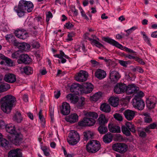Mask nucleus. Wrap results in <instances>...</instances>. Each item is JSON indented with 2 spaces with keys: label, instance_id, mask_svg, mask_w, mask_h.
Segmentation results:
<instances>
[{
  "label": "nucleus",
  "instance_id": "f257e3e1",
  "mask_svg": "<svg viewBox=\"0 0 157 157\" xmlns=\"http://www.w3.org/2000/svg\"><path fill=\"white\" fill-rule=\"evenodd\" d=\"M16 101L15 98L11 95H7L2 97L1 100V109L5 113H10Z\"/></svg>",
  "mask_w": 157,
  "mask_h": 157
},
{
  "label": "nucleus",
  "instance_id": "f03ea898",
  "mask_svg": "<svg viewBox=\"0 0 157 157\" xmlns=\"http://www.w3.org/2000/svg\"><path fill=\"white\" fill-rule=\"evenodd\" d=\"M83 114L86 117L84 118L82 121L78 122V125L81 126L93 125L96 122L94 119L97 118L98 116V114L96 113L88 112L85 111H83Z\"/></svg>",
  "mask_w": 157,
  "mask_h": 157
},
{
  "label": "nucleus",
  "instance_id": "7ed1b4c3",
  "mask_svg": "<svg viewBox=\"0 0 157 157\" xmlns=\"http://www.w3.org/2000/svg\"><path fill=\"white\" fill-rule=\"evenodd\" d=\"M101 145L98 141L96 140L90 141L86 144V150L89 153H94L98 151L100 148Z\"/></svg>",
  "mask_w": 157,
  "mask_h": 157
},
{
  "label": "nucleus",
  "instance_id": "20e7f679",
  "mask_svg": "<svg viewBox=\"0 0 157 157\" xmlns=\"http://www.w3.org/2000/svg\"><path fill=\"white\" fill-rule=\"evenodd\" d=\"M80 140V136L76 131H71L69 133L67 140L68 143L71 145L77 144Z\"/></svg>",
  "mask_w": 157,
  "mask_h": 157
},
{
  "label": "nucleus",
  "instance_id": "39448f33",
  "mask_svg": "<svg viewBox=\"0 0 157 157\" xmlns=\"http://www.w3.org/2000/svg\"><path fill=\"white\" fill-rule=\"evenodd\" d=\"M25 2H26L25 0H21L19 1L18 6L14 7L15 11L20 17H23L25 15V11L26 10Z\"/></svg>",
  "mask_w": 157,
  "mask_h": 157
},
{
  "label": "nucleus",
  "instance_id": "423d86ee",
  "mask_svg": "<svg viewBox=\"0 0 157 157\" xmlns=\"http://www.w3.org/2000/svg\"><path fill=\"white\" fill-rule=\"evenodd\" d=\"M14 136H8V139L13 144L16 145H19L22 141V136L20 132L15 133Z\"/></svg>",
  "mask_w": 157,
  "mask_h": 157
},
{
  "label": "nucleus",
  "instance_id": "0eeeda50",
  "mask_svg": "<svg viewBox=\"0 0 157 157\" xmlns=\"http://www.w3.org/2000/svg\"><path fill=\"white\" fill-rule=\"evenodd\" d=\"M128 147L127 145L123 143H116L113 145V150L121 154L125 153L127 151Z\"/></svg>",
  "mask_w": 157,
  "mask_h": 157
},
{
  "label": "nucleus",
  "instance_id": "6e6552de",
  "mask_svg": "<svg viewBox=\"0 0 157 157\" xmlns=\"http://www.w3.org/2000/svg\"><path fill=\"white\" fill-rule=\"evenodd\" d=\"M103 40L104 41L112 45L113 46H115L116 47L121 50H123L124 49L125 51L129 52L130 50V49L129 48L126 47H123L122 45L120 44L117 41L109 37H104L103 38Z\"/></svg>",
  "mask_w": 157,
  "mask_h": 157
},
{
  "label": "nucleus",
  "instance_id": "1a4fd4ad",
  "mask_svg": "<svg viewBox=\"0 0 157 157\" xmlns=\"http://www.w3.org/2000/svg\"><path fill=\"white\" fill-rule=\"evenodd\" d=\"M103 40L104 41L112 45L113 46H115L116 47L121 50H123L124 49L125 51L129 52L130 50V49L129 48L126 47H123L122 45L120 44L117 41L109 37H104L103 38Z\"/></svg>",
  "mask_w": 157,
  "mask_h": 157
},
{
  "label": "nucleus",
  "instance_id": "9d476101",
  "mask_svg": "<svg viewBox=\"0 0 157 157\" xmlns=\"http://www.w3.org/2000/svg\"><path fill=\"white\" fill-rule=\"evenodd\" d=\"M103 40L104 41L112 45L113 46H115L116 47L121 50H123L124 49L125 51L129 52L130 50V49L129 48L126 47H123L122 45L120 44L117 41L109 37H104L103 38Z\"/></svg>",
  "mask_w": 157,
  "mask_h": 157
},
{
  "label": "nucleus",
  "instance_id": "9b49d317",
  "mask_svg": "<svg viewBox=\"0 0 157 157\" xmlns=\"http://www.w3.org/2000/svg\"><path fill=\"white\" fill-rule=\"evenodd\" d=\"M126 85L123 83H118L116 84L114 88V92L117 94L124 93L125 91Z\"/></svg>",
  "mask_w": 157,
  "mask_h": 157
},
{
  "label": "nucleus",
  "instance_id": "f8f14e48",
  "mask_svg": "<svg viewBox=\"0 0 157 157\" xmlns=\"http://www.w3.org/2000/svg\"><path fill=\"white\" fill-rule=\"evenodd\" d=\"M82 86V90H80V91L82 93H90L93 89V86L90 83H84Z\"/></svg>",
  "mask_w": 157,
  "mask_h": 157
},
{
  "label": "nucleus",
  "instance_id": "ddd939ff",
  "mask_svg": "<svg viewBox=\"0 0 157 157\" xmlns=\"http://www.w3.org/2000/svg\"><path fill=\"white\" fill-rule=\"evenodd\" d=\"M109 74V78L111 81L114 83L117 82L121 77L119 72L114 70H111Z\"/></svg>",
  "mask_w": 157,
  "mask_h": 157
},
{
  "label": "nucleus",
  "instance_id": "4468645a",
  "mask_svg": "<svg viewBox=\"0 0 157 157\" xmlns=\"http://www.w3.org/2000/svg\"><path fill=\"white\" fill-rule=\"evenodd\" d=\"M88 76V74L86 71H81L75 77L76 80L78 82H83L86 81Z\"/></svg>",
  "mask_w": 157,
  "mask_h": 157
},
{
  "label": "nucleus",
  "instance_id": "2eb2a0df",
  "mask_svg": "<svg viewBox=\"0 0 157 157\" xmlns=\"http://www.w3.org/2000/svg\"><path fill=\"white\" fill-rule=\"evenodd\" d=\"M31 62V58L26 54H21L19 59L17 61L19 64L24 63L29 64Z\"/></svg>",
  "mask_w": 157,
  "mask_h": 157
},
{
  "label": "nucleus",
  "instance_id": "dca6fc26",
  "mask_svg": "<svg viewBox=\"0 0 157 157\" xmlns=\"http://www.w3.org/2000/svg\"><path fill=\"white\" fill-rule=\"evenodd\" d=\"M134 107L139 110H142L145 107V103L143 100H133Z\"/></svg>",
  "mask_w": 157,
  "mask_h": 157
},
{
  "label": "nucleus",
  "instance_id": "f3484780",
  "mask_svg": "<svg viewBox=\"0 0 157 157\" xmlns=\"http://www.w3.org/2000/svg\"><path fill=\"white\" fill-rule=\"evenodd\" d=\"M136 112L130 109H126L124 112V114L125 118L128 121L132 120L135 116Z\"/></svg>",
  "mask_w": 157,
  "mask_h": 157
},
{
  "label": "nucleus",
  "instance_id": "a211bd4d",
  "mask_svg": "<svg viewBox=\"0 0 157 157\" xmlns=\"http://www.w3.org/2000/svg\"><path fill=\"white\" fill-rule=\"evenodd\" d=\"M70 108L69 104L64 102L62 103L61 108V113L63 115H68L70 113Z\"/></svg>",
  "mask_w": 157,
  "mask_h": 157
},
{
  "label": "nucleus",
  "instance_id": "6ab92c4d",
  "mask_svg": "<svg viewBox=\"0 0 157 157\" xmlns=\"http://www.w3.org/2000/svg\"><path fill=\"white\" fill-rule=\"evenodd\" d=\"M108 128L109 131L112 133H118L121 132L120 127L116 124L109 123L108 124Z\"/></svg>",
  "mask_w": 157,
  "mask_h": 157
},
{
  "label": "nucleus",
  "instance_id": "aec40b11",
  "mask_svg": "<svg viewBox=\"0 0 157 157\" xmlns=\"http://www.w3.org/2000/svg\"><path fill=\"white\" fill-rule=\"evenodd\" d=\"M95 76L99 80H101L106 77V73L104 70L98 69L95 71Z\"/></svg>",
  "mask_w": 157,
  "mask_h": 157
},
{
  "label": "nucleus",
  "instance_id": "412c9836",
  "mask_svg": "<svg viewBox=\"0 0 157 157\" xmlns=\"http://www.w3.org/2000/svg\"><path fill=\"white\" fill-rule=\"evenodd\" d=\"M4 79L5 81L10 83H14L16 79V76L13 74L10 73L6 75Z\"/></svg>",
  "mask_w": 157,
  "mask_h": 157
},
{
  "label": "nucleus",
  "instance_id": "4be33fe9",
  "mask_svg": "<svg viewBox=\"0 0 157 157\" xmlns=\"http://www.w3.org/2000/svg\"><path fill=\"white\" fill-rule=\"evenodd\" d=\"M78 117L76 113H73L69 115L66 118V120L71 123L77 122L78 120Z\"/></svg>",
  "mask_w": 157,
  "mask_h": 157
},
{
  "label": "nucleus",
  "instance_id": "5701e85b",
  "mask_svg": "<svg viewBox=\"0 0 157 157\" xmlns=\"http://www.w3.org/2000/svg\"><path fill=\"white\" fill-rule=\"evenodd\" d=\"M125 92L127 94H130L134 93L136 91L137 88L133 84L129 85L126 86Z\"/></svg>",
  "mask_w": 157,
  "mask_h": 157
},
{
  "label": "nucleus",
  "instance_id": "b1692460",
  "mask_svg": "<svg viewBox=\"0 0 157 157\" xmlns=\"http://www.w3.org/2000/svg\"><path fill=\"white\" fill-rule=\"evenodd\" d=\"M5 128L6 131L11 134H14L17 132L15 130L14 125L12 124H6Z\"/></svg>",
  "mask_w": 157,
  "mask_h": 157
},
{
  "label": "nucleus",
  "instance_id": "393cba45",
  "mask_svg": "<svg viewBox=\"0 0 157 157\" xmlns=\"http://www.w3.org/2000/svg\"><path fill=\"white\" fill-rule=\"evenodd\" d=\"M19 150L17 149L11 150L8 153V157H22L21 153L18 152Z\"/></svg>",
  "mask_w": 157,
  "mask_h": 157
},
{
  "label": "nucleus",
  "instance_id": "a878e982",
  "mask_svg": "<svg viewBox=\"0 0 157 157\" xmlns=\"http://www.w3.org/2000/svg\"><path fill=\"white\" fill-rule=\"evenodd\" d=\"M108 121V118H106L105 115L101 114L98 119V124L100 125H105Z\"/></svg>",
  "mask_w": 157,
  "mask_h": 157
},
{
  "label": "nucleus",
  "instance_id": "bb28decb",
  "mask_svg": "<svg viewBox=\"0 0 157 157\" xmlns=\"http://www.w3.org/2000/svg\"><path fill=\"white\" fill-rule=\"evenodd\" d=\"M66 98L67 100L70 101L71 103L73 104L76 103L78 99V96L71 94H68Z\"/></svg>",
  "mask_w": 157,
  "mask_h": 157
},
{
  "label": "nucleus",
  "instance_id": "cd10ccee",
  "mask_svg": "<svg viewBox=\"0 0 157 157\" xmlns=\"http://www.w3.org/2000/svg\"><path fill=\"white\" fill-rule=\"evenodd\" d=\"M102 94L101 92H98L95 93L93 96L90 98L91 100L97 101H100L102 99Z\"/></svg>",
  "mask_w": 157,
  "mask_h": 157
},
{
  "label": "nucleus",
  "instance_id": "c85d7f7f",
  "mask_svg": "<svg viewBox=\"0 0 157 157\" xmlns=\"http://www.w3.org/2000/svg\"><path fill=\"white\" fill-rule=\"evenodd\" d=\"M23 118L21 113L17 111L14 114L13 117V120L17 123H20L21 122Z\"/></svg>",
  "mask_w": 157,
  "mask_h": 157
},
{
  "label": "nucleus",
  "instance_id": "c756f323",
  "mask_svg": "<svg viewBox=\"0 0 157 157\" xmlns=\"http://www.w3.org/2000/svg\"><path fill=\"white\" fill-rule=\"evenodd\" d=\"M113 136L110 133L105 134L103 137V140L105 143H109L112 140Z\"/></svg>",
  "mask_w": 157,
  "mask_h": 157
},
{
  "label": "nucleus",
  "instance_id": "7c9ffc66",
  "mask_svg": "<svg viewBox=\"0 0 157 157\" xmlns=\"http://www.w3.org/2000/svg\"><path fill=\"white\" fill-rule=\"evenodd\" d=\"M134 94L135 97L132 100H142V98L144 96V93L142 91L136 90Z\"/></svg>",
  "mask_w": 157,
  "mask_h": 157
},
{
  "label": "nucleus",
  "instance_id": "2f4dec72",
  "mask_svg": "<svg viewBox=\"0 0 157 157\" xmlns=\"http://www.w3.org/2000/svg\"><path fill=\"white\" fill-rule=\"evenodd\" d=\"M111 105L114 107H117L119 104V98L117 97H111L109 99Z\"/></svg>",
  "mask_w": 157,
  "mask_h": 157
},
{
  "label": "nucleus",
  "instance_id": "473e14b6",
  "mask_svg": "<svg viewBox=\"0 0 157 157\" xmlns=\"http://www.w3.org/2000/svg\"><path fill=\"white\" fill-rule=\"evenodd\" d=\"M155 98H151L146 100L147 107L149 109L153 108L155 107V103L153 99Z\"/></svg>",
  "mask_w": 157,
  "mask_h": 157
},
{
  "label": "nucleus",
  "instance_id": "72a5a7b5",
  "mask_svg": "<svg viewBox=\"0 0 157 157\" xmlns=\"http://www.w3.org/2000/svg\"><path fill=\"white\" fill-rule=\"evenodd\" d=\"M100 109L101 111L105 113H109L110 111L111 108L108 104L105 103L101 105Z\"/></svg>",
  "mask_w": 157,
  "mask_h": 157
},
{
  "label": "nucleus",
  "instance_id": "f704fd0d",
  "mask_svg": "<svg viewBox=\"0 0 157 157\" xmlns=\"http://www.w3.org/2000/svg\"><path fill=\"white\" fill-rule=\"evenodd\" d=\"M82 85L78 83H74L71 85V90L72 92H75L77 91V90H78L80 89V90H82Z\"/></svg>",
  "mask_w": 157,
  "mask_h": 157
},
{
  "label": "nucleus",
  "instance_id": "c9c22d12",
  "mask_svg": "<svg viewBox=\"0 0 157 157\" xmlns=\"http://www.w3.org/2000/svg\"><path fill=\"white\" fill-rule=\"evenodd\" d=\"M25 6L26 8V10L28 12H31L33 8V5L30 1H25Z\"/></svg>",
  "mask_w": 157,
  "mask_h": 157
},
{
  "label": "nucleus",
  "instance_id": "e433bc0d",
  "mask_svg": "<svg viewBox=\"0 0 157 157\" xmlns=\"http://www.w3.org/2000/svg\"><path fill=\"white\" fill-rule=\"evenodd\" d=\"M10 88V86L9 84L3 83L0 84V92H2L7 91Z\"/></svg>",
  "mask_w": 157,
  "mask_h": 157
},
{
  "label": "nucleus",
  "instance_id": "4c0bfd02",
  "mask_svg": "<svg viewBox=\"0 0 157 157\" xmlns=\"http://www.w3.org/2000/svg\"><path fill=\"white\" fill-rule=\"evenodd\" d=\"M98 131L101 134H104L108 132V128L105 125H100L98 128Z\"/></svg>",
  "mask_w": 157,
  "mask_h": 157
},
{
  "label": "nucleus",
  "instance_id": "58836bf2",
  "mask_svg": "<svg viewBox=\"0 0 157 157\" xmlns=\"http://www.w3.org/2000/svg\"><path fill=\"white\" fill-rule=\"evenodd\" d=\"M9 143L8 141L6 139L2 138V135L0 133V145L2 147H5Z\"/></svg>",
  "mask_w": 157,
  "mask_h": 157
},
{
  "label": "nucleus",
  "instance_id": "ea45409f",
  "mask_svg": "<svg viewBox=\"0 0 157 157\" xmlns=\"http://www.w3.org/2000/svg\"><path fill=\"white\" fill-rule=\"evenodd\" d=\"M125 125L132 132L135 133L136 132L135 126L131 122H126Z\"/></svg>",
  "mask_w": 157,
  "mask_h": 157
},
{
  "label": "nucleus",
  "instance_id": "a19ab883",
  "mask_svg": "<svg viewBox=\"0 0 157 157\" xmlns=\"http://www.w3.org/2000/svg\"><path fill=\"white\" fill-rule=\"evenodd\" d=\"M84 135L85 140H87L92 138L93 136V134L92 132L90 131H87L84 132Z\"/></svg>",
  "mask_w": 157,
  "mask_h": 157
},
{
  "label": "nucleus",
  "instance_id": "79ce46f5",
  "mask_svg": "<svg viewBox=\"0 0 157 157\" xmlns=\"http://www.w3.org/2000/svg\"><path fill=\"white\" fill-rule=\"evenodd\" d=\"M121 130L123 133L127 136H130L131 134L130 131L125 126H122Z\"/></svg>",
  "mask_w": 157,
  "mask_h": 157
},
{
  "label": "nucleus",
  "instance_id": "37998d69",
  "mask_svg": "<svg viewBox=\"0 0 157 157\" xmlns=\"http://www.w3.org/2000/svg\"><path fill=\"white\" fill-rule=\"evenodd\" d=\"M85 98L83 97H81L78 99V101L76 103H77V106L78 107H80L83 106L85 104Z\"/></svg>",
  "mask_w": 157,
  "mask_h": 157
},
{
  "label": "nucleus",
  "instance_id": "c03bdc74",
  "mask_svg": "<svg viewBox=\"0 0 157 157\" xmlns=\"http://www.w3.org/2000/svg\"><path fill=\"white\" fill-rule=\"evenodd\" d=\"M23 69L25 73L27 75L31 74L33 73V69L30 67H25Z\"/></svg>",
  "mask_w": 157,
  "mask_h": 157
},
{
  "label": "nucleus",
  "instance_id": "a18cd8bd",
  "mask_svg": "<svg viewBox=\"0 0 157 157\" xmlns=\"http://www.w3.org/2000/svg\"><path fill=\"white\" fill-rule=\"evenodd\" d=\"M29 45L25 43H20V44L18 47V48L22 50H25L27 48H28V46H29Z\"/></svg>",
  "mask_w": 157,
  "mask_h": 157
},
{
  "label": "nucleus",
  "instance_id": "49530a36",
  "mask_svg": "<svg viewBox=\"0 0 157 157\" xmlns=\"http://www.w3.org/2000/svg\"><path fill=\"white\" fill-rule=\"evenodd\" d=\"M21 51L18 50L13 52L12 55V57L13 59H17L18 57L20 58L21 55Z\"/></svg>",
  "mask_w": 157,
  "mask_h": 157
},
{
  "label": "nucleus",
  "instance_id": "de8ad7c7",
  "mask_svg": "<svg viewBox=\"0 0 157 157\" xmlns=\"http://www.w3.org/2000/svg\"><path fill=\"white\" fill-rule=\"evenodd\" d=\"M42 150L43 151L44 155L46 156H48L50 155L49 150L48 148L46 146H44L41 147Z\"/></svg>",
  "mask_w": 157,
  "mask_h": 157
},
{
  "label": "nucleus",
  "instance_id": "09e8293b",
  "mask_svg": "<svg viewBox=\"0 0 157 157\" xmlns=\"http://www.w3.org/2000/svg\"><path fill=\"white\" fill-rule=\"evenodd\" d=\"M28 34L26 30H23V33L21 35L19 36L18 38L23 40L26 39L28 36Z\"/></svg>",
  "mask_w": 157,
  "mask_h": 157
},
{
  "label": "nucleus",
  "instance_id": "8fccbe9b",
  "mask_svg": "<svg viewBox=\"0 0 157 157\" xmlns=\"http://www.w3.org/2000/svg\"><path fill=\"white\" fill-rule=\"evenodd\" d=\"M23 30H25L23 29H18L15 30L14 32L15 36L18 38L19 36L21 35V34L23 33Z\"/></svg>",
  "mask_w": 157,
  "mask_h": 157
},
{
  "label": "nucleus",
  "instance_id": "3c124183",
  "mask_svg": "<svg viewBox=\"0 0 157 157\" xmlns=\"http://www.w3.org/2000/svg\"><path fill=\"white\" fill-rule=\"evenodd\" d=\"M137 29V28L135 26L132 27L130 29H129L125 31L127 33V34L126 35V36H128L133 31Z\"/></svg>",
  "mask_w": 157,
  "mask_h": 157
},
{
  "label": "nucleus",
  "instance_id": "603ef678",
  "mask_svg": "<svg viewBox=\"0 0 157 157\" xmlns=\"http://www.w3.org/2000/svg\"><path fill=\"white\" fill-rule=\"evenodd\" d=\"M39 117L42 124H44L45 120L42 114V110H40L39 113Z\"/></svg>",
  "mask_w": 157,
  "mask_h": 157
},
{
  "label": "nucleus",
  "instance_id": "864d4df0",
  "mask_svg": "<svg viewBox=\"0 0 157 157\" xmlns=\"http://www.w3.org/2000/svg\"><path fill=\"white\" fill-rule=\"evenodd\" d=\"M126 78L128 80L130 81H132L135 78V76L132 73H129L127 75H126Z\"/></svg>",
  "mask_w": 157,
  "mask_h": 157
},
{
  "label": "nucleus",
  "instance_id": "5fc2aeb1",
  "mask_svg": "<svg viewBox=\"0 0 157 157\" xmlns=\"http://www.w3.org/2000/svg\"><path fill=\"white\" fill-rule=\"evenodd\" d=\"M114 118L119 121H121L123 120L122 116L121 114L119 113H116L114 115Z\"/></svg>",
  "mask_w": 157,
  "mask_h": 157
},
{
  "label": "nucleus",
  "instance_id": "6e6d98bb",
  "mask_svg": "<svg viewBox=\"0 0 157 157\" xmlns=\"http://www.w3.org/2000/svg\"><path fill=\"white\" fill-rule=\"evenodd\" d=\"M46 21L48 23L50 20V18H51L52 17L53 15L52 13L50 11H48L46 13Z\"/></svg>",
  "mask_w": 157,
  "mask_h": 157
},
{
  "label": "nucleus",
  "instance_id": "4d7b16f0",
  "mask_svg": "<svg viewBox=\"0 0 157 157\" xmlns=\"http://www.w3.org/2000/svg\"><path fill=\"white\" fill-rule=\"evenodd\" d=\"M5 60L8 66H13V62L10 59L7 57H6V59H5Z\"/></svg>",
  "mask_w": 157,
  "mask_h": 157
},
{
  "label": "nucleus",
  "instance_id": "13d9d810",
  "mask_svg": "<svg viewBox=\"0 0 157 157\" xmlns=\"http://www.w3.org/2000/svg\"><path fill=\"white\" fill-rule=\"evenodd\" d=\"M144 122L147 123H150L152 121V119L151 117H144Z\"/></svg>",
  "mask_w": 157,
  "mask_h": 157
},
{
  "label": "nucleus",
  "instance_id": "bf43d9fd",
  "mask_svg": "<svg viewBox=\"0 0 157 157\" xmlns=\"http://www.w3.org/2000/svg\"><path fill=\"white\" fill-rule=\"evenodd\" d=\"M65 26L67 29H70L73 27L74 25L70 22H68L66 23Z\"/></svg>",
  "mask_w": 157,
  "mask_h": 157
},
{
  "label": "nucleus",
  "instance_id": "052dcab7",
  "mask_svg": "<svg viewBox=\"0 0 157 157\" xmlns=\"http://www.w3.org/2000/svg\"><path fill=\"white\" fill-rule=\"evenodd\" d=\"M149 126L151 129H154L155 128L157 129V123L154 122L152 124H150L149 125Z\"/></svg>",
  "mask_w": 157,
  "mask_h": 157
},
{
  "label": "nucleus",
  "instance_id": "680f3d73",
  "mask_svg": "<svg viewBox=\"0 0 157 157\" xmlns=\"http://www.w3.org/2000/svg\"><path fill=\"white\" fill-rule=\"evenodd\" d=\"M50 115L51 117V120L53 121L54 120V110L52 109H49Z\"/></svg>",
  "mask_w": 157,
  "mask_h": 157
},
{
  "label": "nucleus",
  "instance_id": "e2e57ef3",
  "mask_svg": "<svg viewBox=\"0 0 157 157\" xmlns=\"http://www.w3.org/2000/svg\"><path fill=\"white\" fill-rule=\"evenodd\" d=\"M94 44L97 47L100 48L103 46V45L102 44L97 40H94Z\"/></svg>",
  "mask_w": 157,
  "mask_h": 157
},
{
  "label": "nucleus",
  "instance_id": "0e129e2a",
  "mask_svg": "<svg viewBox=\"0 0 157 157\" xmlns=\"http://www.w3.org/2000/svg\"><path fill=\"white\" fill-rule=\"evenodd\" d=\"M119 63L121 65L124 67H126L127 65L128 64L127 61H125L122 60H120Z\"/></svg>",
  "mask_w": 157,
  "mask_h": 157
},
{
  "label": "nucleus",
  "instance_id": "69168bd1",
  "mask_svg": "<svg viewBox=\"0 0 157 157\" xmlns=\"http://www.w3.org/2000/svg\"><path fill=\"white\" fill-rule=\"evenodd\" d=\"M139 136L142 138H145L147 136L146 133L143 131H140L139 133Z\"/></svg>",
  "mask_w": 157,
  "mask_h": 157
},
{
  "label": "nucleus",
  "instance_id": "338daca9",
  "mask_svg": "<svg viewBox=\"0 0 157 157\" xmlns=\"http://www.w3.org/2000/svg\"><path fill=\"white\" fill-rule=\"evenodd\" d=\"M139 72L140 73H143L144 72V70L140 67H136L135 68V70Z\"/></svg>",
  "mask_w": 157,
  "mask_h": 157
},
{
  "label": "nucleus",
  "instance_id": "774afa93",
  "mask_svg": "<svg viewBox=\"0 0 157 157\" xmlns=\"http://www.w3.org/2000/svg\"><path fill=\"white\" fill-rule=\"evenodd\" d=\"M136 60L141 64L144 65L145 64L144 62L140 58L138 57H136Z\"/></svg>",
  "mask_w": 157,
  "mask_h": 157
}]
</instances>
